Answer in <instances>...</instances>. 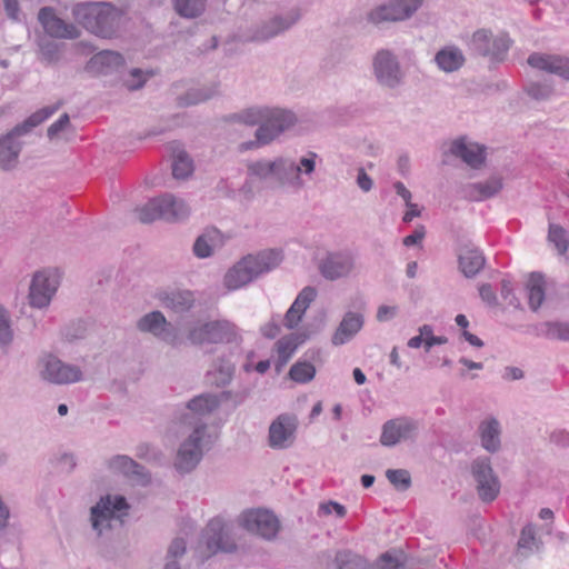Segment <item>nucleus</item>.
<instances>
[{
    "label": "nucleus",
    "instance_id": "nucleus-51",
    "mask_svg": "<svg viewBox=\"0 0 569 569\" xmlns=\"http://www.w3.org/2000/svg\"><path fill=\"white\" fill-rule=\"evenodd\" d=\"M109 468L113 471L123 473L129 477L131 469L136 468V461L128 456H117L110 459Z\"/></svg>",
    "mask_w": 569,
    "mask_h": 569
},
{
    "label": "nucleus",
    "instance_id": "nucleus-57",
    "mask_svg": "<svg viewBox=\"0 0 569 569\" xmlns=\"http://www.w3.org/2000/svg\"><path fill=\"white\" fill-rule=\"evenodd\" d=\"M128 478H130L132 481L141 486H146L151 481V477L148 470L137 462L136 468L131 469V472Z\"/></svg>",
    "mask_w": 569,
    "mask_h": 569
},
{
    "label": "nucleus",
    "instance_id": "nucleus-14",
    "mask_svg": "<svg viewBox=\"0 0 569 569\" xmlns=\"http://www.w3.org/2000/svg\"><path fill=\"white\" fill-rule=\"evenodd\" d=\"M39 373L42 380L59 386L74 383L83 378L78 366L66 363L53 355H46L39 360Z\"/></svg>",
    "mask_w": 569,
    "mask_h": 569
},
{
    "label": "nucleus",
    "instance_id": "nucleus-50",
    "mask_svg": "<svg viewBox=\"0 0 569 569\" xmlns=\"http://www.w3.org/2000/svg\"><path fill=\"white\" fill-rule=\"evenodd\" d=\"M526 92L530 98L542 101L552 96L553 87L548 83L532 82L527 87Z\"/></svg>",
    "mask_w": 569,
    "mask_h": 569
},
{
    "label": "nucleus",
    "instance_id": "nucleus-32",
    "mask_svg": "<svg viewBox=\"0 0 569 569\" xmlns=\"http://www.w3.org/2000/svg\"><path fill=\"white\" fill-rule=\"evenodd\" d=\"M223 246V237L217 229H209L200 234L193 243V253L200 259L208 258Z\"/></svg>",
    "mask_w": 569,
    "mask_h": 569
},
{
    "label": "nucleus",
    "instance_id": "nucleus-4",
    "mask_svg": "<svg viewBox=\"0 0 569 569\" xmlns=\"http://www.w3.org/2000/svg\"><path fill=\"white\" fill-rule=\"evenodd\" d=\"M138 219L142 223H150L157 219L167 222H178L189 217V204L171 193L150 199L144 206L136 209Z\"/></svg>",
    "mask_w": 569,
    "mask_h": 569
},
{
    "label": "nucleus",
    "instance_id": "nucleus-27",
    "mask_svg": "<svg viewBox=\"0 0 569 569\" xmlns=\"http://www.w3.org/2000/svg\"><path fill=\"white\" fill-rule=\"evenodd\" d=\"M26 133H16V127L4 137L0 138V168L11 170L18 164V158L22 148V142L18 139Z\"/></svg>",
    "mask_w": 569,
    "mask_h": 569
},
{
    "label": "nucleus",
    "instance_id": "nucleus-58",
    "mask_svg": "<svg viewBox=\"0 0 569 569\" xmlns=\"http://www.w3.org/2000/svg\"><path fill=\"white\" fill-rule=\"evenodd\" d=\"M479 295L483 302H486L489 307H497L499 305L498 298L489 283H482L479 287Z\"/></svg>",
    "mask_w": 569,
    "mask_h": 569
},
{
    "label": "nucleus",
    "instance_id": "nucleus-49",
    "mask_svg": "<svg viewBox=\"0 0 569 569\" xmlns=\"http://www.w3.org/2000/svg\"><path fill=\"white\" fill-rule=\"evenodd\" d=\"M402 553L388 551L380 556L373 569H403Z\"/></svg>",
    "mask_w": 569,
    "mask_h": 569
},
{
    "label": "nucleus",
    "instance_id": "nucleus-21",
    "mask_svg": "<svg viewBox=\"0 0 569 569\" xmlns=\"http://www.w3.org/2000/svg\"><path fill=\"white\" fill-rule=\"evenodd\" d=\"M297 420L290 415H280L269 427V446L286 449L293 443Z\"/></svg>",
    "mask_w": 569,
    "mask_h": 569
},
{
    "label": "nucleus",
    "instance_id": "nucleus-8",
    "mask_svg": "<svg viewBox=\"0 0 569 569\" xmlns=\"http://www.w3.org/2000/svg\"><path fill=\"white\" fill-rule=\"evenodd\" d=\"M236 337V326L228 320L199 321L190 326L187 332V339L193 346L229 343Z\"/></svg>",
    "mask_w": 569,
    "mask_h": 569
},
{
    "label": "nucleus",
    "instance_id": "nucleus-30",
    "mask_svg": "<svg viewBox=\"0 0 569 569\" xmlns=\"http://www.w3.org/2000/svg\"><path fill=\"white\" fill-rule=\"evenodd\" d=\"M500 423L496 418L486 419L481 421L478 427L481 447L490 453H495L500 450Z\"/></svg>",
    "mask_w": 569,
    "mask_h": 569
},
{
    "label": "nucleus",
    "instance_id": "nucleus-26",
    "mask_svg": "<svg viewBox=\"0 0 569 569\" xmlns=\"http://www.w3.org/2000/svg\"><path fill=\"white\" fill-rule=\"evenodd\" d=\"M159 300L166 309L177 315L189 312L196 305L194 293L186 289L163 291L159 295Z\"/></svg>",
    "mask_w": 569,
    "mask_h": 569
},
{
    "label": "nucleus",
    "instance_id": "nucleus-38",
    "mask_svg": "<svg viewBox=\"0 0 569 569\" xmlns=\"http://www.w3.org/2000/svg\"><path fill=\"white\" fill-rule=\"evenodd\" d=\"M529 307L537 311L545 300V279L540 273H531L527 282Z\"/></svg>",
    "mask_w": 569,
    "mask_h": 569
},
{
    "label": "nucleus",
    "instance_id": "nucleus-22",
    "mask_svg": "<svg viewBox=\"0 0 569 569\" xmlns=\"http://www.w3.org/2000/svg\"><path fill=\"white\" fill-rule=\"evenodd\" d=\"M38 19L44 31L53 38L77 39L80 36L76 26L59 18L50 7L40 9Z\"/></svg>",
    "mask_w": 569,
    "mask_h": 569
},
{
    "label": "nucleus",
    "instance_id": "nucleus-5",
    "mask_svg": "<svg viewBox=\"0 0 569 569\" xmlns=\"http://www.w3.org/2000/svg\"><path fill=\"white\" fill-rule=\"evenodd\" d=\"M193 429L180 443L173 461L174 469L182 475L190 473L200 463L206 449L207 425L204 422H191Z\"/></svg>",
    "mask_w": 569,
    "mask_h": 569
},
{
    "label": "nucleus",
    "instance_id": "nucleus-35",
    "mask_svg": "<svg viewBox=\"0 0 569 569\" xmlns=\"http://www.w3.org/2000/svg\"><path fill=\"white\" fill-rule=\"evenodd\" d=\"M233 373L234 365L227 359L219 358L213 362L208 377L212 385L224 387L232 380Z\"/></svg>",
    "mask_w": 569,
    "mask_h": 569
},
{
    "label": "nucleus",
    "instance_id": "nucleus-60",
    "mask_svg": "<svg viewBox=\"0 0 569 569\" xmlns=\"http://www.w3.org/2000/svg\"><path fill=\"white\" fill-rule=\"evenodd\" d=\"M302 315L296 310V308L290 307L287 313L284 315L283 323L288 329H293L301 321Z\"/></svg>",
    "mask_w": 569,
    "mask_h": 569
},
{
    "label": "nucleus",
    "instance_id": "nucleus-45",
    "mask_svg": "<svg viewBox=\"0 0 569 569\" xmlns=\"http://www.w3.org/2000/svg\"><path fill=\"white\" fill-rule=\"evenodd\" d=\"M315 375L316 368L307 361H298L289 370V377L299 383L311 381Z\"/></svg>",
    "mask_w": 569,
    "mask_h": 569
},
{
    "label": "nucleus",
    "instance_id": "nucleus-40",
    "mask_svg": "<svg viewBox=\"0 0 569 569\" xmlns=\"http://www.w3.org/2000/svg\"><path fill=\"white\" fill-rule=\"evenodd\" d=\"M268 107H250L232 116V120L249 127L264 122Z\"/></svg>",
    "mask_w": 569,
    "mask_h": 569
},
{
    "label": "nucleus",
    "instance_id": "nucleus-48",
    "mask_svg": "<svg viewBox=\"0 0 569 569\" xmlns=\"http://www.w3.org/2000/svg\"><path fill=\"white\" fill-rule=\"evenodd\" d=\"M151 76H153L152 71H143L142 69L133 68L123 80V83L129 90H138L143 87Z\"/></svg>",
    "mask_w": 569,
    "mask_h": 569
},
{
    "label": "nucleus",
    "instance_id": "nucleus-13",
    "mask_svg": "<svg viewBox=\"0 0 569 569\" xmlns=\"http://www.w3.org/2000/svg\"><path fill=\"white\" fill-rule=\"evenodd\" d=\"M300 18L301 13L297 8L289 10L284 14L273 16L252 26L246 34V40L250 42H266L289 30Z\"/></svg>",
    "mask_w": 569,
    "mask_h": 569
},
{
    "label": "nucleus",
    "instance_id": "nucleus-59",
    "mask_svg": "<svg viewBox=\"0 0 569 569\" xmlns=\"http://www.w3.org/2000/svg\"><path fill=\"white\" fill-rule=\"evenodd\" d=\"M320 511L323 515H330L332 511H335L339 518L345 517L347 513L345 506H342L336 501H328L326 503H321Z\"/></svg>",
    "mask_w": 569,
    "mask_h": 569
},
{
    "label": "nucleus",
    "instance_id": "nucleus-55",
    "mask_svg": "<svg viewBox=\"0 0 569 569\" xmlns=\"http://www.w3.org/2000/svg\"><path fill=\"white\" fill-rule=\"evenodd\" d=\"M535 528L532 525H528L523 527V529L521 530V535L518 541V548L531 551L532 546L535 545Z\"/></svg>",
    "mask_w": 569,
    "mask_h": 569
},
{
    "label": "nucleus",
    "instance_id": "nucleus-24",
    "mask_svg": "<svg viewBox=\"0 0 569 569\" xmlns=\"http://www.w3.org/2000/svg\"><path fill=\"white\" fill-rule=\"evenodd\" d=\"M528 64L569 81V57L536 52L528 57Z\"/></svg>",
    "mask_w": 569,
    "mask_h": 569
},
{
    "label": "nucleus",
    "instance_id": "nucleus-39",
    "mask_svg": "<svg viewBox=\"0 0 569 569\" xmlns=\"http://www.w3.org/2000/svg\"><path fill=\"white\" fill-rule=\"evenodd\" d=\"M62 106V101H58L52 106H47L37 112H34L32 116H30L26 121L16 126V133H28L31 131L32 128L39 126L42 121L48 119L51 114L57 112L60 107Z\"/></svg>",
    "mask_w": 569,
    "mask_h": 569
},
{
    "label": "nucleus",
    "instance_id": "nucleus-1",
    "mask_svg": "<svg viewBox=\"0 0 569 569\" xmlns=\"http://www.w3.org/2000/svg\"><path fill=\"white\" fill-rule=\"evenodd\" d=\"M318 154L309 151L298 161L290 157H277L272 160L259 159L247 163L248 176L272 187L302 189L303 177L311 178L316 171Z\"/></svg>",
    "mask_w": 569,
    "mask_h": 569
},
{
    "label": "nucleus",
    "instance_id": "nucleus-29",
    "mask_svg": "<svg viewBox=\"0 0 569 569\" xmlns=\"http://www.w3.org/2000/svg\"><path fill=\"white\" fill-rule=\"evenodd\" d=\"M450 152L473 169L480 168L485 162V148L463 139L455 140L450 146Z\"/></svg>",
    "mask_w": 569,
    "mask_h": 569
},
{
    "label": "nucleus",
    "instance_id": "nucleus-36",
    "mask_svg": "<svg viewBox=\"0 0 569 569\" xmlns=\"http://www.w3.org/2000/svg\"><path fill=\"white\" fill-rule=\"evenodd\" d=\"M307 337L305 333H291L277 342L279 356L278 370L289 361L297 347L305 342Z\"/></svg>",
    "mask_w": 569,
    "mask_h": 569
},
{
    "label": "nucleus",
    "instance_id": "nucleus-3",
    "mask_svg": "<svg viewBox=\"0 0 569 569\" xmlns=\"http://www.w3.org/2000/svg\"><path fill=\"white\" fill-rule=\"evenodd\" d=\"M282 261V252L270 249L258 254H248L231 267L223 278V284L229 290H237L260 274L278 267Z\"/></svg>",
    "mask_w": 569,
    "mask_h": 569
},
{
    "label": "nucleus",
    "instance_id": "nucleus-2",
    "mask_svg": "<svg viewBox=\"0 0 569 569\" xmlns=\"http://www.w3.org/2000/svg\"><path fill=\"white\" fill-rule=\"evenodd\" d=\"M71 12L86 30L104 39L116 36L122 17V11L108 2H80Z\"/></svg>",
    "mask_w": 569,
    "mask_h": 569
},
{
    "label": "nucleus",
    "instance_id": "nucleus-17",
    "mask_svg": "<svg viewBox=\"0 0 569 569\" xmlns=\"http://www.w3.org/2000/svg\"><path fill=\"white\" fill-rule=\"evenodd\" d=\"M206 543L211 553H234L238 545L233 539V527L221 517L211 519L206 527Z\"/></svg>",
    "mask_w": 569,
    "mask_h": 569
},
{
    "label": "nucleus",
    "instance_id": "nucleus-47",
    "mask_svg": "<svg viewBox=\"0 0 569 569\" xmlns=\"http://www.w3.org/2000/svg\"><path fill=\"white\" fill-rule=\"evenodd\" d=\"M386 477L399 491H406L411 487V476L406 469H388Z\"/></svg>",
    "mask_w": 569,
    "mask_h": 569
},
{
    "label": "nucleus",
    "instance_id": "nucleus-18",
    "mask_svg": "<svg viewBox=\"0 0 569 569\" xmlns=\"http://www.w3.org/2000/svg\"><path fill=\"white\" fill-rule=\"evenodd\" d=\"M59 273L57 270L44 269L33 274L30 289L29 302L34 308L47 307L59 287Z\"/></svg>",
    "mask_w": 569,
    "mask_h": 569
},
{
    "label": "nucleus",
    "instance_id": "nucleus-9",
    "mask_svg": "<svg viewBox=\"0 0 569 569\" xmlns=\"http://www.w3.org/2000/svg\"><path fill=\"white\" fill-rule=\"evenodd\" d=\"M511 40L505 32L493 33L490 29H479L475 31L469 41L472 52L492 62L505 60L510 48Z\"/></svg>",
    "mask_w": 569,
    "mask_h": 569
},
{
    "label": "nucleus",
    "instance_id": "nucleus-6",
    "mask_svg": "<svg viewBox=\"0 0 569 569\" xmlns=\"http://www.w3.org/2000/svg\"><path fill=\"white\" fill-rule=\"evenodd\" d=\"M238 528L251 536L271 541L277 538L281 525L273 511L266 508L242 510L234 520Z\"/></svg>",
    "mask_w": 569,
    "mask_h": 569
},
{
    "label": "nucleus",
    "instance_id": "nucleus-56",
    "mask_svg": "<svg viewBox=\"0 0 569 569\" xmlns=\"http://www.w3.org/2000/svg\"><path fill=\"white\" fill-rule=\"evenodd\" d=\"M186 549H187L186 541L182 538L174 539L168 548L166 561L167 560H176L177 561L178 558L182 557L186 553Z\"/></svg>",
    "mask_w": 569,
    "mask_h": 569
},
{
    "label": "nucleus",
    "instance_id": "nucleus-53",
    "mask_svg": "<svg viewBox=\"0 0 569 569\" xmlns=\"http://www.w3.org/2000/svg\"><path fill=\"white\" fill-rule=\"evenodd\" d=\"M547 336L552 339L569 340V323L566 322H548Z\"/></svg>",
    "mask_w": 569,
    "mask_h": 569
},
{
    "label": "nucleus",
    "instance_id": "nucleus-54",
    "mask_svg": "<svg viewBox=\"0 0 569 569\" xmlns=\"http://www.w3.org/2000/svg\"><path fill=\"white\" fill-rule=\"evenodd\" d=\"M70 117L68 113H63L58 121L53 122L47 130L49 139H54L60 132L71 129Z\"/></svg>",
    "mask_w": 569,
    "mask_h": 569
},
{
    "label": "nucleus",
    "instance_id": "nucleus-46",
    "mask_svg": "<svg viewBox=\"0 0 569 569\" xmlns=\"http://www.w3.org/2000/svg\"><path fill=\"white\" fill-rule=\"evenodd\" d=\"M13 341V330L9 312L0 305V347L4 350Z\"/></svg>",
    "mask_w": 569,
    "mask_h": 569
},
{
    "label": "nucleus",
    "instance_id": "nucleus-10",
    "mask_svg": "<svg viewBox=\"0 0 569 569\" xmlns=\"http://www.w3.org/2000/svg\"><path fill=\"white\" fill-rule=\"evenodd\" d=\"M129 508L121 496L107 495L90 509V523L98 536H102L112 527V521L119 520Z\"/></svg>",
    "mask_w": 569,
    "mask_h": 569
},
{
    "label": "nucleus",
    "instance_id": "nucleus-43",
    "mask_svg": "<svg viewBox=\"0 0 569 569\" xmlns=\"http://www.w3.org/2000/svg\"><path fill=\"white\" fill-rule=\"evenodd\" d=\"M338 569H367V561L351 551H339L336 555Z\"/></svg>",
    "mask_w": 569,
    "mask_h": 569
},
{
    "label": "nucleus",
    "instance_id": "nucleus-44",
    "mask_svg": "<svg viewBox=\"0 0 569 569\" xmlns=\"http://www.w3.org/2000/svg\"><path fill=\"white\" fill-rule=\"evenodd\" d=\"M548 240L555 244L559 254H565L567 252L569 247L568 233L560 224H549Z\"/></svg>",
    "mask_w": 569,
    "mask_h": 569
},
{
    "label": "nucleus",
    "instance_id": "nucleus-33",
    "mask_svg": "<svg viewBox=\"0 0 569 569\" xmlns=\"http://www.w3.org/2000/svg\"><path fill=\"white\" fill-rule=\"evenodd\" d=\"M123 62L124 59L119 52L102 50L90 59L88 69L97 73H109L117 70Z\"/></svg>",
    "mask_w": 569,
    "mask_h": 569
},
{
    "label": "nucleus",
    "instance_id": "nucleus-23",
    "mask_svg": "<svg viewBox=\"0 0 569 569\" xmlns=\"http://www.w3.org/2000/svg\"><path fill=\"white\" fill-rule=\"evenodd\" d=\"M218 406L219 400L213 395L204 393L197 396L188 402L186 411L180 417V421L193 429V425L190 422H203L201 417L211 413Z\"/></svg>",
    "mask_w": 569,
    "mask_h": 569
},
{
    "label": "nucleus",
    "instance_id": "nucleus-16",
    "mask_svg": "<svg viewBox=\"0 0 569 569\" xmlns=\"http://www.w3.org/2000/svg\"><path fill=\"white\" fill-rule=\"evenodd\" d=\"M297 122V116L292 111L268 108L264 122L257 129V137L262 143H271L280 134L295 127Z\"/></svg>",
    "mask_w": 569,
    "mask_h": 569
},
{
    "label": "nucleus",
    "instance_id": "nucleus-31",
    "mask_svg": "<svg viewBox=\"0 0 569 569\" xmlns=\"http://www.w3.org/2000/svg\"><path fill=\"white\" fill-rule=\"evenodd\" d=\"M458 262L466 278H475L483 269L486 259L477 248L463 247L458 256Z\"/></svg>",
    "mask_w": 569,
    "mask_h": 569
},
{
    "label": "nucleus",
    "instance_id": "nucleus-34",
    "mask_svg": "<svg viewBox=\"0 0 569 569\" xmlns=\"http://www.w3.org/2000/svg\"><path fill=\"white\" fill-rule=\"evenodd\" d=\"M435 62L440 70L450 73L458 71L465 64L466 58L459 48L448 46L436 53Z\"/></svg>",
    "mask_w": 569,
    "mask_h": 569
},
{
    "label": "nucleus",
    "instance_id": "nucleus-12",
    "mask_svg": "<svg viewBox=\"0 0 569 569\" xmlns=\"http://www.w3.org/2000/svg\"><path fill=\"white\" fill-rule=\"evenodd\" d=\"M422 2L423 0H389L369 10L366 19L375 26L405 21L413 16Z\"/></svg>",
    "mask_w": 569,
    "mask_h": 569
},
{
    "label": "nucleus",
    "instance_id": "nucleus-42",
    "mask_svg": "<svg viewBox=\"0 0 569 569\" xmlns=\"http://www.w3.org/2000/svg\"><path fill=\"white\" fill-rule=\"evenodd\" d=\"M193 166L192 160L188 153L183 150H179L174 153L172 163V174L177 179H184L192 173Z\"/></svg>",
    "mask_w": 569,
    "mask_h": 569
},
{
    "label": "nucleus",
    "instance_id": "nucleus-19",
    "mask_svg": "<svg viewBox=\"0 0 569 569\" xmlns=\"http://www.w3.org/2000/svg\"><path fill=\"white\" fill-rule=\"evenodd\" d=\"M417 432V421L407 417L390 419L382 425L380 443L385 447H395L400 442L415 439Z\"/></svg>",
    "mask_w": 569,
    "mask_h": 569
},
{
    "label": "nucleus",
    "instance_id": "nucleus-7",
    "mask_svg": "<svg viewBox=\"0 0 569 569\" xmlns=\"http://www.w3.org/2000/svg\"><path fill=\"white\" fill-rule=\"evenodd\" d=\"M371 68L380 88L397 90L405 84L406 72L398 56L391 49L377 50L371 59Z\"/></svg>",
    "mask_w": 569,
    "mask_h": 569
},
{
    "label": "nucleus",
    "instance_id": "nucleus-37",
    "mask_svg": "<svg viewBox=\"0 0 569 569\" xmlns=\"http://www.w3.org/2000/svg\"><path fill=\"white\" fill-rule=\"evenodd\" d=\"M218 94V87H202V88H193L187 91L184 94L178 97L177 103L179 107H189L194 106L209 99L216 97Z\"/></svg>",
    "mask_w": 569,
    "mask_h": 569
},
{
    "label": "nucleus",
    "instance_id": "nucleus-41",
    "mask_svg": "<svg viewBox=\"0 0 569 569\" xmlns=\"http://www.w3.org/2000/svg\"><path fill=\"white\" fill-rule=\"evenodd\" d=\"M173 8L180 17L193 19L203 13L206 0H173Z\"/></svg>",
    "mask_w": 569,
    "mask_h": 569
},
{
    "label": "nucleus",
    "instance_id": "nucleus-62",
    "mask_svg": "<svg viewBox=\"0 0 569 569\" xmlns=\"http://www.w3.org/2000/svg\"><path fill=\"white\" fill-rule=\"evenodd\" d=\"M426 236V229L423 226H418L415 231L407 236L405 239H403V244L409 247V246H413V244H418L422 241V239L425 238Z\"/></svg>",
    "mask_w": 569,
    "mask_h": 569
},
{
    "label": "nucleus",
    "instance_id": "nucleus-61",
    "mask_svg": "<svg viewBox=\"0 0 569 569\" xmlns=\"http://www.w3.org/2000/svg\"><path fill=\"white\" fill-rule=\"evenodd\" d=\"M357 184L363 192H369L373 187L372 179L367 174L363 168L358 169Z\"/></svg>",
    "mask_w": 569,
    "mask_h": 569
},
{
    "label": "nucleus",
    "instance_id": "nucleus-15",
    "mask_svg": "<svg viewBox=\"0 0 569 569\" xmlns=\"http://www.w3.org/2000/svg\"><path fill=\"white\" fill-rule=\"evenodd\" d=\"M137 329L143 333H150L160 341L179 347L183 340L177 327L167 320L161 311L154 310L146 313L137 321Z\"/></svg>",
    "mask_w": 569,
    "mask_h": 569
},
{
    "label": "nucleus",
    "instance_id": "nucleus-28",
    "mask_svg": "<svg viewBox=\"0 0 569 569\" xmlns=\"http://www.w3.org/2000/svg\"><path fill=\"white\" fill-rule=\"evenodd\" d=\"M503 188V178L499 174L486 181L469 183L463 188L465 197L472 201H482L497 196Z\"/></svg>",
    "mask_w": 569,
    "mask_h": 569
},
{
    "label": "nucleus",
    "instance_id": "nucleus-25",
    "mask_svg": "<svg viewBox=\"0 0 569 569\" xmlns=\"http://www.w3.org/2000/svg\"><path fill=\"white\" fill-rule=\"evenodd\" d=\"M363 323L365 317L362 313L346 312L331 337V343L338 347L349 342L362 329Z\"/></svg>",
    "mask_w": 569,
    "mask_h": 569
},
{
    "label": "nucleus",
    "instance_id": "nucleus-64",
    "mask_svg": "<svg viewBox=\"0 0 569 569\" xmlns=\"http://www.w3.org/2000/svg\"><path fill=\"white\" fill-rule=\"evenodd\" d=\"M550 441L557 446L566 447L569 445V433L565 430L555 431L550 435Z\"/></svg>",
    "mask_w": 569,
    "mask_h": 569
},
{
    "label": "nucleus",
    "instance_id": "nucleus-52",
    "mask_svg": "<svg viewBox=\"0 0 569 569\" xmlns=\"http://www.w3.org/2000/svg\"><path fill=\"white\" fill-rule=\"evenodd\" d=\"M419 332L421 336H425V348L426 351H429L431 347L436 345H445L448 342V339L443 336H433L432 327L429 325H423L419 328Z\"/></svg>",
    "mask_w": 569,
    "mask_h": 569
},
{
    "label": "nucleus",
    "instance_id": "nucleus-20",
    "mask_svg": "<svg viewBox=\"0 0 569 569\" xmlns=\"http://www.w3.org/2000/svg\"><path fill=\"white\" fill-rule=\"evenodd\" d=\"M356 267L355 257L346 251L328 253L319 262L320 273L328 280L348 277Z\"/></svg>",
    "mask_w": 569,
    "mask_h": 569
},
{
    "label": "nucleus",
    "instance_id": "nucleus-11",
    "mask_svg": "<svg viewBox=\"0 0 569 569\" xmlns=\"http://www.w3.org/2000/svg\"><path fill=\"white\" fill-rule=\"evenodd\" d=\"M470 473L476 485L479 499L489 503L496 500L500 492V480L495 472L489 457H478L470 463Z\"/></svg>",
    "mask_w": 569,
    "mask_h": 569
},
{
    "label": "nucleus",
    "instance_id": "nucleus-63",
    "mask_svg": "<svg viewBox=\"0 0 569 569\" xmlns=\"http://www.w3.org/2000/svg\"><path fill=\"white\" fill-rule=\"evenodd\" d=\"M317 296V292L311 287H306L296 298V300L300 303L306 306L307 308L309 305L315 300Z\"/></svg>",
    "mask_w": 569,
    "mask_h": 569
}]
</instances>
